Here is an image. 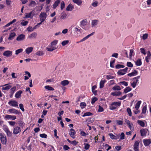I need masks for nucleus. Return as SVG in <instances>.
I'll use <instances>...</instances> for the list:
<instances>
[{
	"label": "nucleus",
	"instance_id": "10",
	"mask_svg": "<svg viewBox=\"0 0 151 151\" xmlns=\"http://www.w3.org/2000/svg\"><path fill=\"white\" fill-rule=\"evenodd\" d=\"M8 111L10 113L15 114H19L20 113V112H19L17 110L14 109H9L8 110Z\"/></svg>",
	"mask_w": 151,
	"mask_h": 151
},
{
	"label": "nucleus",
	"instance_id": "50",
	"mask_svg": "<svg viewBox=\"0 0 151 151\" xmlns=\"http://www.w3.org/2000/svg\"><path fill=\"white\" fill-rule=\"evenodd\" d=\"M17 88L16 86H14L10 90V93H14V91H15Z\"/></svg>",
	"mask_w": 151,
	"mask_h": 151
},
{
	"label": "nucleus",
	"instance_id": "61",
	"mask_svg": "<svg viewBox=\"0 0 151 151\" xmlns=\"http://www.w3.org/2000/svg\"><path fill=\"white\" fill-rule=\"evenodd\" d=\"M19 106L20 109L23 111H24V109L23 108V105L22 104H19Z\"/></svg>",
	"mask_w": 151,
	"mask_h": 151
},
{
	"label": "nucleus",
	"instance_id": "8",
	"mask_svg": "<svg viewBox=\"0 0 151 151\" xmlns=\"http://www.w3.org/2000/svg\"><path fill=\"white\" fill-rule=\"evenodd\" d=\"M139 141H136L134 145V151H139Z\"/></svg>",
	"mask_w": 151,
	"mask_h": 151
},
{
	"label": "nucleus",
	"instance_id": "56",
	"mask_svg": "<svg viewBox=\"0 0 151 151\" xmlns=\"http://www.w3.org/2000/svg\"><path fill=\"white\" fill-rule=\"evenodd\" d=\"M106 77L107 79L108 80L114 78V76L111 75H107Z\"/></svg>",
	"mask_w": 151,
	"mask_h": 151
},
{
	"label": "nucleus",
	"instance_id": "59",
	"mask_svg": "<svg viewBox=\"0 0 151 151\" xmlns=\"http://www.w3.org/2000/svg\"><path fill=\"white\" fill-rule=\"evenodd\" d=\"M98 2L97 1H95L92 3L91 4L92 6L94 7H96L98 6Z\"/></svg>",
	"mask_w": 151,
	"mask_h": 151
},
{
	"label": "nucleus",
	"instance_id": "44",
	"mask_svg": "<svg viewBox=\"0 0 151 151\" xmlns=\"http://www.w3.org/2000/svg\"><path fill=\"white\" fill-rule=\"evenodd\" d=\"M58 42V40H55L51 43L50 45L51 46H55V45L57 44Z\"/></svg>",
	"mask_w": 151,
	"mask_h": 151
},
{
	"label": "nucleus",
	"instance_id": "48",
	"mask_svg": "<svg viewBox=\"0 0 151 151\" xmlns=\"http://www.w3.org/2000/svg\"><path fill=\"white\" fill-rule=\"evenodd\" d=\"M92 114L90 112H88L86 113H85L82 116L83 117H84L86 116H89L92 115Z\"/></svg>",
	"mask_w": 151,
	"mask_h": 151
},
{
	"label": "nucleus",
	"instance_id": "57",
	"mask_svg": "<svg viewBox=\"0 0 151 151\" xmlns=\"http://www.w3.org/2000/svg\"><path fill=\"white\" fill-rule=\"evenodd\" d=\"M98 100V99L96 97L93 98L91 100V103L92 104H94Z\"/></svg>",
	"mask_w": 151,
	"mask_h": 151
},
{
	"label": "nucleus",
	"instance_id": "19",
	"mask_svg": "<svg viewBox=\"0 0 151 151\" xmlns=\"http://www.w3.org/2000/svg\"><path fill=\"white\" fill-rule=\"evenodd\" d=\"M23 91L22 90H19L17 91L15 95V97L17 98H19L20 97L21 94Z\"/></svg>",
	"mask_w": 151,
	"mask_h": 151
},
{
	"label": "nucleus",
	"instance_id": "41",
	"mask_svg": "<svg viewBox=\"0 0 151 151\" xmlns=\"http://www.w3.org/2000/svg\"><path fill=\"white\" fill-rule=\"evenodd\" d=\"M45 88L46 89H47L49 91H53L54 89L53 88H52L51 86H46L45 87Z\"/></svg>",
	"mask_w": 151,
	"mask_h": 151
},
{
	"label": "nucleus",
	"instance_id": "32",
	"mask_svg": "<svg viewBox=\"0 0 151 151\" xmlns=\"http://www.w3.org/2000/svg\"><path fill=\"white\" fill-rule=\"evenodd\" d=\"M137 122L138 124L142 127H144L145 126V123L142 120H138Z\"/></svg>",
	"mask_w": 151,
	"mask_h": 151
},
{
	"label": "nucleus",
	"instance_id": "64",
	"mask_svg": "<svg viewBox=\"0 0 151 151\" xmlns=\"http://www.w3.org/2000/svg\"><path fill=\"white\" fill-rule=\"evenodd\" d=\"M27 30L29 32H31L33 31L32 27H29L27 28Z\"/></svg>",
	"mask_w": 151,
	"mask_h": 151
},
{
	"label": "nucleus",
	"instance_id": "37",
	"mask_svg": "<svg viewBox=\"0 0 151 151\" xmlns=\"http://www.w3.org/2000/svg\"><path fill=\"white\" fill-rule=\"evenodd\" d=\"M125 72L124 71H123V69L120 70L118 71L117 73L118 74L120 75H123L125 74Z\"/></svg>",
	"mask_w": 151,
	"mask_h": 151
},
{
	"label": "nucleus",
	"instance_id": "47",
	"mask_svg": "<svg viewBox=\"0 0 151 151\" xmlns=\"http://www.w3.org/2000/svg\"><path fill=\"white\" fill-rule=\"evenodd\" d=\"M69 42V40H66L63 41L62 43L61 44L63 46H65Z\"/></svg>",
	"mask_w": 151,
	"mask_h": 151
},
{
	"label": "nucleus",
	"instance_id": "14",
	"mask_svg": "<svg viewBox=\"0 0 151 151\" xmlns=\"http://www.w3.org/2000/svg\"><path fill=\"white\" fill-rule=\"evenodd\" d=\"M99 22V20L97 19L92 20L91 22V26L92 27L96 26Z\"/></svg>",
	"mask_w": 151,
	"mask_h": 151
},
{
	"label": "nucleus",
	"instance_id": "6",
	"mask_svg": "<svg viewBox=\"0 0 151 151\" xmlns=\"http://www.w3.org/2000/svg\"><path fill=\"white\" fill-rule=\"evenodd\" d=\"M35 11L32 10L29 13H26L25 17L26 18H32L34 15Z\"/></svg>",
	"mask_w": 151,
	"mask_h": 151
},
{
	"label": "nucleus",
	"instance_id": "15",
	"mask_svg": "<svg viewBox=\"0 0 151 151\" xmlns=\"http://www.w3.org/2000/svg\"><path fill=\"white\" fill-rule=\"evenodd\" d=\"M109 135L110 136V138L112 139H117L119 138V135L115 136L112 133H109Z\"/></svg>",
	"mask_w": 151,
	"mask_h": 151
},
{
	"label": "nucleus",
	"instance_id": "40",
	"mask_svg": "<svg viewBox=\"0 0 151 151\" xmlns=\"http://www.w3.org/2000/svg\"><path fill=\"white\" fill-rule=\"evenodd\" d=\"M96 86L95 85L94 86L92 87V91L95 95L97 93V91H95V89L96 88Z\"/></svg>",
	"mask_w": 151,
	"mask_h": 151
},
{
	"label": "nucleus",
	"instance_id": "11",
	"mask_svg": "<svg viewBox=\"0 0 151 151\" xmlns=\"http://www.w3.org/2000/svg\"><path fill=\"white\" fill-rule=\"evenodd\" d=\"M148 131V129H142L140 130V132L141 136H145L147 132V131Z\"/></svg>",
	"mask_w": 151,
	"mask_h": 151
},
{
	"label": "nucleus",
	"instance_id": "9",
	"mask_svg": "<svg viewBox=\"0 0 151 151\" xmlns=\"http://www.w3.org/2000/svg\"><path fill=\"white\" fill-rule=\"evenodd\" d=\"M21 131V129L19 127H16L14 128L13 130V133L15 134H17L20 132Z\"/></svg>",
	"mask_w": 151,
	"mask_h": 151
},
{
	"label": "nucleus",
	"instance_id": "53",
	"mask_svg": "<svg viewBox=\"0 0 151 151\" xmlns=\"http://www.w3.org/2000/svg\"><path fill=\"white\" fill-rule=\"evenodd\" d=\"M127 111L128 113L129 116H131L132 114L131 109L129 108H128L127 109Z\"/></svg>",
	"mask_w": 151,
	"mask_h": 151
},
{
	"label": "nucleus",
	"instance_id": "28",
	"mask_svg": "<svg viewBox=\"0 0 151 151\" xmlns=\"http://www.w3.org/2000/svg\"><path fill=\"white\" fill-rule=\"evenodd\" d=\"M60 0H57L54 3V4L53 5V7L54 9H55L57 6H58L59 4L60 3Z\"/></svg>",
	"mask_w": 151,
	"mask_h": 151
},
{
	"label": "nucleus",
	"instance_id": "46",
	"mask_svg": "<svg viewBox=\"0 0 151 151\" xmlns=\"http://www.w3.org/2000/svg\"><path fill=\"white\" fill-rule=\"evenodd\" d=\"M44 54L43 51H39L37 52L36 54L38 56L42 55Z\"/></svg>",
	"mask_w": 151,
	"mask_h": 151
},
{
	"label": "nucleus",
	"instance_id": "12",
	"mask_svg": "<svg viewBox=\"0 0 151 151\" xmlns=\"http://www.w3.org/2000/svg\"><path fill=\"white\" fill-rule=\"evenodd\" d=\"M151 54L150 52L148 51L147 53V56L145 58V60L146 62L148 63L149 62V60L151 58Z\"/></svg>",
	"mask_w": 151,
	"mask_h": 151
},
{
	"label": "nucleus",
	"instance_id": "21",
	"mask_svg": "<svg viewBox=\"0 0 151 151\" xmlns=\"http://www.w3.org/2000/svg\"><path fill=\"white\" fill-rule=\"evenodd\" d=\"M8 84H5L4 86H6L5 87H3L2 88V90H8L9 89H10L12 86L10 85L7 86Z\"/></svg>",
	"mask_w": 151,
	"mask_h": 151
},
{
	"label": "nucleus",
	"instance_id": "7",
	"mask_svg": "<svg viewBox=\"0 0 151 151\" xmlns=\"http://www.w3.org/2000/svg\"><path fill=\"white\" fill-rule=\"evenodd\" d=\"M12 52L9 50H7L4 52L3 55L6 57H9L12 55Z\"/></svg>",
	"mask_w": 151,
	"mask_h": 151
},
{
	"label": "nucleus",
	"instance_id": "33",
	"mask_svg": "<svg viewBox=\"0 0 151 151\" xmlns=\"http://www.w3.org/2000/svg\"><path fill=\"white\" fill-rule=\"evenodd\" d=\"M73 1L78 5H81L82 3L81 0H73Z\"/></svg>",
	"mask_w": 151,
	"mask_h": 151
},
{
	"label": "nucleus",
	"instance_id": "5",
	"mask_svg": "<svg viewBox=\"0 0 151 151\" xmlns=\"http://www.w3.org/2000/svg\"><path fill=\"white\" fill-rule=\"evenodd\" d=\"M57 49V47L55 46H51V45L48 46L46 48V50L48 51L51 52Z\"/></svg>",
	"mask_w": 151,
	"mask_h": 151
},
{
	"label": "nucleus",
	"instance_id": "16",
	"mask_svg": "<svg viewBox=\"0 0 151 151\" xmlns=\"http://www.w3.org/2000/svg\"><path fill=\"white\" fill-rule=\"evenodd\" d=\"M70 82L67 80H64L60 82V84L63 86H66Z\"/></svg>",
	"mask_w": 151,
	"mask_h": 151
},
{
	"label": "nucleus",
	"instance_id": "51",
	"mask_svg": "<svg viewBox=\"0 0 151 151\" xmlns=\"http://www.w3.org/2000/svg\"><path fill=\"white\" fill-rule=\"evenodd\" d=\"M35 1H32L30 2L29 5V6L33 7V6H35Z\"/></svg>",
	"mask_w": 151,
	"mask_h": 151
},
{
	"label": "nucleus",
	"instance_id": "31",
	"mask_svg": "<svg viewBox=\"0 0 151 151\" xmlns=\"http://www.w3.org/2000/svg\"><path fill=\"white\" fill-rule=\"evenodd\" d=\"M67 16V14L66 13H62L61 14L60 19H64L66 18Z\"/></svg>",
	"mask_w": 151,
	"mask_h": 151
},
{
	"label": "nucleus",
	"instance_id": "34",
	"mask_svg": "<svg viewBox=\"0 0 151 151\" xmlns=\"http://www.w3.org/2000/svg\"><path fill=\"white\" fill-rule=\"evenodd\" d=\"M106 81L105 80H101L100 83V88H102L104 86V84L106 82Z\"/></svg>",
	"mask_w": 151,
	"mask_h": 151
},
{
	"label": "nucleus",
	"instance_id": "3",
	"mask_svg": "<svg viewBox=\"0 0 151 151\" xmlns=\"http://www.w3.org/2000/svg\"><path fill=\"white\" fill-rule=\"evenodd\" d=\"M47 17V14L45 13L41 12L40 15V20L42 22H44Z\"/></svg>",
	"mask_w": 151,
	"mask_h": 151
},
{
	"label": "nucleus",
	"instance_id": "63",
	"mask_svg": "<svg viewBox=\"0 0 151 151\" xmlns=\"http://www.w3.org/2000/svg\"><path fill=\"white\" fill-rule=\"evenodd\" d=\"M127 65L130 67H132L133 66V64L130 62H127Z\"/></svg>",
	"mask_w": 151,
	"mask_h": 151
},
{
	"label": "nucleus",
	"instance_id": "17",
	"mask_svg": "<svg viewBox=\"0 0 151 151\" xmlns=\"http://www.w3.org/2000/svg\"><path fill=\"white\" fill-rule=\"evenodd\" d=\"M5 118L7 119H11L12 120H14L16 118V117L15 116H12L9 115H6L5 116Z\"/></svg>",
	"mask_w": 151,
	"mask_h": 151
},
{
	"label": "nucleus",
	"instance_id": "2",
	"mask_svg": "<svg viewBox=\"0 0 151 151\" xmlns=\"http://www.w3.org/2000/svg\"><path fill=\"white\" fill-rule=\"evenodd\" d=\"M0 139L1 143L3 144L6 145V136L4 134L1 133L0 134Z\"/></svg>",
	"mask_w": 151,
	"mask_h": 151
},
{
	"label": "nucleus",
	"instance_id": "58",
	"mask_svg": "<svg viewBox=\"0 0 151 151\" xmlns=\"http://www.w3.org/2000/svg\"><path fill=\"white\" fill-rule=\"evenodd\" d=\"M65 3L63 1H62L61 2V6H60V8L61 9H63L65 7Z\"/></svg>",
	"mask_w": 151,
	"mask_h": 151
},
{
	"label": "nucleus",
	"instance_id": "22",
	"mask_svg": "<svg viewBox=\"0 0 151 151\" xmlns=\"http://www.w3.org/2000/svg\"><path fill=\"white\" fill-rule=\"evenodd\" d=\"M111 94L113 96H119L122 94V93L120 91L112 92Z\"/></svg>",
	"mask_w": 151,
	"mask_h": 151
},
{
	"label": "nucleus",
	"instance_id": "30",
	"mask_svg": "<svg viewBox=\"0 0 151 151\" xmlns=\"http://www.w3.org/2000/svg\"><path fill=\"white\" fill-rule=\"evenodd\" d=\"M87 23V20L86 19H84L81 21V24L82 26L84 27L86 24Z\"/></svg>",
	"mask_w": 151,
	"mask_h": 151
},
{
	"label": "nucleus",
	"instance_id": "45",
	"mask_svg": "<svg viewBox=\"0 0 151 151\" xmlns=\"http://www.w3.org/2000/svg\"><path fill=\"white\" fill-rule=\"evenodd\" d=\"M23 50L22 49L20 48L17 50H16L15 51V54L16 55H18L21 52L23 51Z\"/></svg>",
	"mask_w": 151,
	"mask_h": 151
},
{
	"label": "nucleus",
	"instance_id": "43",
	"mask_svg": "<svg viewBox=\"0 0 151 151\" xmlns=\"http://www.w3.org/2000/svg\"><path fill=\"white\" fill-rule=\"evenodd\" d=\"M142 63L140 59H138L136 62V65L137 66H140L141 65Z\"/></svg>",
	"mask_w": 151,
	"mask_h": 151
},
{
	"label": "nucleus",
	"instance_id": "24",
	"mask_svg": "<svg viewBox=\"0 0 151 151\" xmlns=\"http://www.w3.org/2000/svg\"><path fill=\"white\" fill-rule=\"evenodd\" d=\"M137 73L138 72L136 70H134L133 72L131 73L128 74V76H129L131 77L137 75Z\"/></svg>",
	"mask_w": 151,
	"mask_h": 151
},
{
	"label": "nucleus",
	"instance_id": "54",
	"mask_svg": "<svg viewBox=\"0 0 151 151\" xmlns=\"http://www.w3.org/2000/svg\"><path fill=\"white\" fill-rule=\"evenodd\" d=\"M119 84L120 85L122 84V85H124L125 86H127L128 85L127 82L124 81L120 82L119 83Z\"/></svg>",
	"mask_w": 151,
	"mask_h": 151
},
{
	"label": "nucleus",
	"instance_id": "36",
	"mask_svg": "<svg viewBox=\"0 0 151 151\" xmlns=\"http://www.w3.org/2000/svg\"><path fill=\"white\" fill-rule=\"evenodd\" d=\"M147 110V108L146 105L144 106L142 109V111L141 113V114H145L146 113V111Z\"/></svg>",
	"mask_w": 151,
	"mask_h": 151
},
{
	"label": "nucleus",
	"instance_id": "42",
	"mask_svg": "<svg viewBox=\"0 0 151 151\" xmlns=\"http://www.w3.org/2000/svg\"><path fill=\"white\" fill-rule=\"evenodd\" d=\"M124 67V66L122 65L117 64L115 66L116 68L119 69L120 68H123Z\"/></svg>",
	"mask_w": 151,
	"mask_h": 151
},
{
	"label": "nucleus",
	"instance_id": "20",
	"mask_svg": "<svg viewBox=\"0 0 151 151\" xmlns=\"http://www.w3.org/2000/svg\"><path fill=\"white\" fill-rule=\"evenodd\" d=\"M73 8L74 7L73 5L71 4H70L67 6L66 10L67 11H72Z\"/></svg>",
	"mask_w": 151,
	"mask_h": 151
},
{
	"label": "nucleus",
	"instance_id": "35",
	"mask_svg": "<svg viewBox=\"0 0 151 151\" xmlns=\"http://www.w3.org/2000/svg\"><path fill=\"white\" fill-rule=\"evenodd\" d=\"M141 101H139L136 104L135 108L136 109V110H138V109L139 108L140 105L141 104Z\"/></svg>",
	"mask_w": 151,
	"mask_h": 151
},
{
	"label": "nucleus",
	"instance_id": "26",
	"mask_svg": "<svg viewBox=\"0 0 151 151\" xmlns=\"http://www.w3.org/2000/svg\"><path fill=\"white\" fill-rule=\"evenodd\" d=\"M33 49V48L32 47L27 48L26 50V53L29 54L32 51Z\"/></svg>",
	"mask_w": 151,
	"mask_h": 151
},
{
	"label": "nucleus",
	"instance_id": "13",
	"mask_svg": "<svg viewBox=\"0 0 151 151\" xmlns=\"http://www.w3.org/2000/svg\"><path fill=\"white\" fill-rule=\"evenodd\" d=\"M25 35L23 34H21L19 35L17 38L16 40L17 41H22L25 38Z\"/></svg>",
	"mask_w": 151,
	"mask_h": 151
},
{
	"label": "nucleus",
	"instance_id": "4",
	"mask_svg": "<svg viewBox=\"0 0 151 151\" xmlns=\"http://www.w3.org/2000/svg\"><path fill=\"white\" fill-rule=\"evenodd\" d=\"M8 103L9 105L12 106L17 107L18 108V102L15 100H10Z\"/></svg>",
	"mask_w": 151,
	"mask_h": 151
},
{
	"label": "nucleus",
	"instance_id": "27",
	"mask_svg": "<svg viewBox=\"0 0 151 151\" xmlns=\"http://www.w3.org/2000/svg\"><path fill=\"white\" fill-rule=\"evenodd\" d=\"M37 35V33L35 32H33L29 35L28 37L30 39L35 38Z\"/></svg>",
	"mask_w": 151,
	"mask_h": 151
},
{
	"label": "nucleus",
	"instance_id": "29",
	"mask_svg": "<svg viewBox=\"0 0 151 151\" xmlns=\"http://www.w3.org/2000/svg\"><path fill=\"white\" fill-rule=\"evenodd\" d=\"M15 35H16V34L14 32L11 33L10 34L8 38V40H12L13 39V38L15 36Z\"/></svg>",
	"mask_w": 151,
	"mask_h": 151
},
{
	"label": "nucleus",
	"instance_id": "18",
	"mask_svg": "<svg viewBox=\"0 0 151 151\" xmlns=\"http://www.w3.org/2000/svg\"><path fill=\"white\" fill-rule=\"evenodd\" d=\"M143 142L145 146L149 145L151 143V141L150 139H144Z\"/></svg>",
	"mask_w": 151,
	"mask_h": 151
},
{
	"label": "nucleus",
	"instance_id": "49",
	"mask_svg": "<svg viewBox=\"0 0 151 151\" xmlns=\"http://www.w3.org/2000/svg\"><path fill=\"white\" fill-rule=\"evenodd\" d=\"M94 118H90L87 119L88 123V124H90L91 122H94Z\"/></svg>",
	"mask_w": 151,
	"mask_h": 151
},
{
	"label": "nucleus",
	"instance_id": "23",
	"mask_svg": "<svg viewBox=\"0 0 151 151\" xmlns=\"http://www.w3.org/2000/svg\"><path fill=\"white\" fill-rule=\"evenodd\" d=\"M133 81L132 83H131V86L133 88H134L136 87L137 85V83L138 82V80L134 79V78H133Z\"/></svg>",
	"mask_w": 151,
	"mask_h": 151
},
{
	"label": "nucleus",
	"instance_id": "55",
	"mask_svg": "<svg viewBox=\"0 0 151 151\" xmlns=\"http://www.w3.org/2000/svg\"><path fill=\"white\" fill-rule=\"evenodd\" d=\"M40 137L42 138H46L47 137V135L45 134H40Z\"/></svg>",
	"mask_w": 151,
	"mask_h": 151
},
{
	"label": "nucleus",
	"instance_id": "38",
	"mask_svg": "<svg viewBox=\"0 0 151 151\" xmlns=\"http://www.w3.org/2000/svg\"><path fill=\"white\" fill-rule=\"evenodd\" d=\"M132 89L129 87H126L124 90V92L126 93L132 90Z\"/></svg>",
	"mask_w": 151,
	"mask_h": 151
},
{
	"label": "nucleus",
	"instance_id": "52",
	"mask_svg": "<svg viewBox=\"0 0 151 151\" xmlns=\"http://www.w3.org/2000/svg\"><path fill=\"white\" fill-rule=\"evenodd\" d=\"M122 149L121 147L120 146H116L115 147V150L116 151H119Z\"/></svg>",
	"mask_w": 151,
	"mask_h": 151
},
{
	"label": "nucleus",
	"instance_id": "39",
	"mask_svg": "<svg viewBox=\"0 0 151 151\" xmlns=\"http://www.w3.org/2000/svg\"><path fill=\"white\" fill-rule=\"evenodd\" d=\"M112 89L114 91H119L121 90V88L119 86H114L112 88Z\"/></svg>",
	"mask_w": 151,
	"mask_h": 151
},
{
	"label": "nucleus",
	"instance_id": "1",
	"mask_svg": "<svg viewBox=\"0 0 151 151\" xmlns=\"http://www.w3.org/2000/svg\"><path fill=\"white\" fill-rule=\"evenodd\" d=\"M121 105V103L119 102H114L112 103L110 105V109L111 110L115 109L117 106H120Z\"/></svg>",
	"mask_w": 151,
	"mask_h": 151
},
{
	"label": "nucleus",
	"instance_id": "60",
	"mask_svg": "<svg viewBox=\"0 0 151 151\" xmlns=\"http://www.w3.org/2000/svg\"><path fill=\"white\" fill-rule=\"evenodd\" d=\"M6 133L7 135V136H9V137L11 136V133L10 132V131H9V129H7L6 130Z\"/></svg>",
	"mask_w": 151,
	"mask_h": 151
},
{
	"label": "nucleus",
	"instance_id": "25",
	"mask_svg": "<svg viewBox=\"0 0 151 151\" xmlns=\"http://www.w3.org/2000/svg\"><path fill=\"white\" fill-rule=\"evenodd\" d=\"M70 133L69 134L70 136L72 137L73 138H74L75 137H73V136H74L76 134V132L73 129H70Z\"/></svg>",
	"mask_w": 151,
	"mask_h": 151
},
{
	"label": "nucleus",
	"instance_id": "62",
	"mask_svg": "<svg viewBox=\"0 0 151 151\" xmlns=\"http://www.w3.org/2000/svg\"><path fill=\"white\" fill-rule=\"evenodd\" d=\"M86 106V104L85 102H81L80 104V106L82 109H83L84 107H83V106Z\"/></svg>",
	"mask_w": 151,
	"mask_h": 151
}]
</instances>
